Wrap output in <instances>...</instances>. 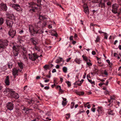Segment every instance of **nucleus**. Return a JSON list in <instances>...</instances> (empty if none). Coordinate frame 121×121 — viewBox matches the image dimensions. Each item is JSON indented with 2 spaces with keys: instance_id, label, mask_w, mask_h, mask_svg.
Instances as JSON below:
<instances>
[{
  "instance_id": "obj_25",
  "label": "nucleus",
  "mask_w": 121,
  "mask_h": 121,
  "mask_svg": "<svg viewBox=\"0 0 121 121\" xmlns=\"http://www.w3.org/2000/svg\"><path fill=\"white\" fill-rule=\"evenodd\" d=\"M112 11L113 13L115 14L117 13V8H112Z\"/></svg>"
},
{
  "instance_id": "obj_15",
  "label": "nucleus",
  "mask_w": 121,
  "mask_h": 121,
  "mask_svg": "<svg viewBox=\"0 0 121 121\" xmlns=\"http://www.w3.org/2000/svg\"><path fill=\"white\" fill-rule=\"evenodd\" d=\"M5 83L6 85H9L10 82L9 81V76H6L5 79Z\"/></svg>"
},
{
  "instance_id": "obj_41",
  "label": "nucleus",
  "mask_w": 121,
  "mask_h": 121,
  "mask_svg": "<svg viewBox=\"0 0 121 121\" xmlns=\"http://www.w3.org/2000/svg\"><path fill=\"white\" fill-rule=\"evenodd\" d=\"M3 23V19L2 18H0V25H2Z\"/></svg>"
},
{
  "instance_id": "obj_46",
  "label": "nucleus",
  "mask_w": 121,
  "mask_h": 121,
  "mask_svg": "<svg viewBox=\"0 0 121 121\" xmlns=\"http://www.w3.org/2000/svg\"><path fill=\"white\" fill-rule=\"evenodd\" d=\"M106 61L107 62V63H108V64H109V65H112V63H111L110 62V60H106Z\"/></svg>"
},
{
  "instance_id": "obj_37",
  "label": "nucleus",
  "mask_w": 121,
  "mask_h": 121,
  "mask_svg": "<svg viewBox=\"0 0 121 121\" xmlns=\"http://www.w3.org/2000/svg\"><path fill=\"white\" fill-rule=\"evenodd\" d=\"M84 94V92L83 91H82L80 92H78L77 94L79 95H83Z\"/></svg>"
},
{
  "instance_id": "obj_22",
  "label": "nucleus",
  "mask_w": 121,
  "mask_h": 121,
  "mask_svg": "<svg viewBox=\"0 0 121 121\" xmlns=\"http://www.w3.org/2000/svg\"><path fill=\"white\" fill-rule=\"evenodd\" d=\"M11 6L13 8H15L16 7H20L19 5L17 4H11Z\"/></svg>"
},
{
  "instance_id": "obj_52",
  "label": "nucleus",
  "mask_w": 121,
  "mask_h": 121,
  "mask_svg": "<svg viewBox=\"0 0 121 121\" xmlns=\"http://www.w3.org/2000/svg\"><path fill=\"white\" fill-rule=\"evenodd\" d=\"M66 104V101H63L62 102V104L64 106Z\"/></svg>"
},
{
  "instance_id": "obj_44",
  "label": "nucleus",
  "mask_w": 121,
  "mask_h": 121,
  "mask_svg": "<svg viewBox=\"0 0 121 121\" xmlns=\"http://www.w3.org/2000/svg\"><path fill=\"white\" fill-rule=\"evenodd\" d=\"M36 8H32V9H30V11L31 12H35V10Z\"/></svg>"
},
{
  "instance_id": "obj_3",
  "label": "nucleus",
  "mask_w": 121,
  "mask_h": 121,
  "mask_svg": "<svg viewBox=\"0 0 121 121\" xmlns=\"http://www.w3.org/2000/svg\"><path fill=\"white\" fill-rule=\"evenodd\" d=\"M28 56L29 59L33 61L35 60L36 59L38 58L39 57L36 53H35L29 54Z\"/></svg>"
},
{
  "instance_id": "obj_60",
  "label": "nucleus",
  "mask_w": 121,
  "mask_h": 121,
  "mask_svg": "<svg viewBox=\"0 0 121 121\" xmlns=\"http://www.w3.org/2000/svg\"><path fill=\"white\" fill-rule=\"evenodd\" d=\"M92 55H95L96 54L95 52L94 51H93L92 52Z\"/></svg>"
},
{
  "instance_id": "obj_61",
  "label": "nucleus",
  "mask_w": 121,
  "mask_h": 121,
  "mask_svg": "<svg viewBox=\"0 0 121 121\" xmlns=\"http://www.w3.org/2000/svg\"><path fill=\"white\" fill-rule=\"evenodd\" d=\"M73 37L72 36H70L69 37V39L70 40H73Z\"/></svg>"
},
{
  "instance_id": "obj_17",
  "label": "nucleus",
  "mask_w": 121,
  "mask_h": 121,
  "mask_svg": "<svg viewBox=\"0 0 121 121\" xmlns=\"http://www.w3.org/2000/svg\"><path fill=\"white\" fill-rule=\"evenodd\" d=\"M108 113L109 115H113L115 114V113L113 112V111L111 110L110 109H108Z\"/></svg>"
},
{
  "instance_id": "obj_33",
  "label": "nucleus",
  "mask_w": 121,
  "mask_h": 121,
  "mask_svg": "<svg viewBox=\"0 0 121 121\" xmlns=\"http://www.w3.org/2000/svg\"><path fill=\"white\" fill-rule=\"evenodd\" d=\"M19 52H16L15 51H13L14 56L15 57L17 56L18 55V54L19 53Z\"/></svg>"
},
{
  "instance_id": "obj_24",
  "label": "nucleus",
  "mask_w": 121,
  "mask_h": 121,
  "mask_svg": "<svg viewBox=\"0 0 121 121\" xmlns=\"http://www.w3.org/2000/svg\"><path fill=\"white\" fill-rule=\"evenodd\" d=\"M59 58L60 59V60H59L58 59L56 60L55 62L56 63L58 64L62 61V58L60 57H59Z\"/></svg>"
},
{
  "instance_id": "obj_29",
  "label": "nucleus",
  "mask_w": 121,
  "mask_h": 121,
  "mask_svg": "<svg viewBox=\"0 0 121 121\" xmlns=\"http://www.w3.org/2000/svg\"><path fill=\"white\" fill-rule=\"evenodd\" d=\"M57 88H59L60 92L61 94L62 93L63 91L61 89L60 86L58 85L57 86Z\"/></svg>"
},
{
  "instance_id": "obj_35",
  "label": "nucleus",
  "mask_w": 121,
  "mask_h": 121,
  "mask_svg": "<svg viewBox=\"0 0 121 121\" xmlns=\"http://www.w3.org/2000/svg\"><path fill=\"white\" fill-rule=\"evenodd\" d=\"M74 84L78 85L79 86H81V83H80L79 81H76L74 83Z\"/></svg>"
},
{
  "instance_id": "obj_28",
  "label": "nucleus",
  "mask_w": 121,
  "mask_h": 121,
  "mask_svg": "<svg viewBox=\"0 0 121 121\" xmlns=\"http://www.w3.org/2000/svg\"><path fill=\"white\" fill-rule=\"evenodd\" d=\"M62 70L65 73L67 72V67H64L63 68Z\"/></svg>"
},
{
  "instance_id": "obj_38",
  "label": "nucleus",
  "mask_w": 121,
  "mask_h": 121,
  "mask_svg": "<svg viewBox=\"0 0 121 121\" xmlns=\"http://www.w3.org/2000/svg\"><path fill=\"white\" fill-rule=\"evenodd\" d=\"M118 5L117 4H114L113 5L112 8H118Z\"/></svg>"
},
{
  "instance_id": "obj_2",
  "label": "nucleus",
  "mask_w": 121,
  "mask_h": 121,
  "mask_svg": "<svg viewBox=\"0 0 121 121\" xmlns=\"http://www.w3.org/2000/svg\"><path fill=\"white\" fill-rule=\"evenodd\" d=\"M8 41L6 40H0V49L3 50L8 45Z\"/></svg>"
},
{
  "instance_id": "obj_7",
  "label": "nucleus",
  "mask_w": 121,
  "mask_h": 121,
  "mask_svg": "<svg viewBox=\"0 0 121 121\" xmlns=\"http://www.w3.org/2000/svg\"><path fill=\"white\" fill-rule=\"evenodd\" d=\"M10 94L11 96L12 97L16 99L19 98V96L18 94L15 93L14 91H10Z\"/></svg>"
},
{
  "instance_id": "obj_54",
  "label": "nucleus",
  "mask_w": 121,
  "mask_h": 121,
  "mask_svg": "<svg viewBox=\"0 0 121 121\" xmlns=\"http://www.w3.org/2000/svg\"><path fill=\"white\" fill-rule=\"evenodd\" d=\"M86 64L89 66H91L92 65V64L90 62H87Z\"/></svg>"
},
{
  "instance_id": "obj_4",
  "label": "nucleus",
  "mask_w": 121,
  "mask_h": 121,
  "mask_svg": "<svg viewBox=\"0 0 121 121\" xmlns=\"http://www.w3.org/2000/svg\"><path fill=\"white\" fill-rule=\"evenodd\" d=\"M22 70L19 69L15 68H14L13 69L12 74L14 77V78H16V76H17L18 74V72H21Z\"/></svg>"
},
{
  "instance_id": "obj_32",
  "label": "nucleus",
  "mask_w": 121,
  "mask_h": 121,
  "mask_svg": "<svg viewBox=\"0 0 121 121\" xmlns=\"http://www.w3.org/2000/svg\"><path fill=\"white\" fill-rule=\"evenodd\" d=\"M65 82L67 84L69 87H70L71 86V83L70 82L68 81H67Z\"/></svg>"
},
{
  "instance_id": "obj_51",
  "label": "nucleus",
  "mask_w": 121,
  "mask_h": 121,
  "mask_svg": "<svg viewBox=\"0 0 121 121\" xmlns=\"http://www.w3.org/2000/svg\"><path fill=\"white\" fill-rule=\"evenodd\" d=\"M66 115L67 116L66 117V119H69V118L70 117V114H66Z\"/></svg>"
},
{
  "instance_id": "obj_8",
  "label": "nucleus",
  "mask_w": 121,
  "mask_h": 121,
  "mask_svg": "<svg viewBox=\"0 0 121 121\" xmlns=\"http://www.w3.org/2000/svg\"><path fill=\"white\" fill-rule=\"evenodd\" d=\"M7 17L10 19L15 20V17L13 13H7L6 14Z\"/></svg>"
},
{
  "instance_id": "obj_57",
  "label": "nucleus",
  "mask_w": 121,
  "mask_h": 121,
  "mask_svg": "<svg viewBox=\"0 0 121 121\" xmlns=\"http://www.w3.org/2000/svg\"><path fill=\"white\" fill-rule=\"evenodd\" d=\"M71 59V57H69L66 60V62H69V61Z\"/></svg>"
},
{
  "instance_id": "obj_5",
  "label": "nucleus",
  "mask_w": 121,
  "mask_h": 121,
  "mask_svg": "<svg viewBox=\"0 0 121 121\" xmlns=\"http://www.w3.org/2000/svg\"><path fill=\"white\" fill-rule=\"evenodd\" d=\"M16 31L15 30H13L12 29H11L9 30L8 34L12 38H13L16 34Z\"/></svg>"
},
{
  "instance_id": "obj_21",
  "label": "nucleus",
  "mask_w": 121,
  "mask_h": 121,
  "mask_svg": "<svg viewBox=\"0 0 121 121\" xmlns=\"http://www.w3.org/2000/svg\"><path fill=\"white\" fill-rule=\"evenodd\" d=\"M0 8H7L6 4L3 3L0 4Z\"/></svg>"
},
{
  "instance_id": "obj_50",
  "label": "nucleus",
  "mask_w": 121,
  "mask_h": 121,
  "mask_svg": "<svg viewBox=\"0 0 121 121\" xmlns=\"http://www.w3.org/2000/svg\"><path fill=\"white\" fill-rule=\"evenodd\" d=\"M52 35L53 36H55L56 37H57L58 36V35L56 33L55 34H52Z\"/></svg>"
},
{
  "instance_id": "obj_6",
  "label": "nucleus",
  "mask_w": 121,
  "mask_h": 121,
  "mask_svg": "<svg viewBox=\"0 0 121 121\" xmlns=\"http://www.w3.org/2000/svg\"><path fill=\"white\" fill-rule=\"evenodd\" d=\"M6 107L8 109L11 111L13 108V104L11 102H8L6 104Z\"/></svg>"
},
{
  "instance_id": "obj_1",
  "label": "nucleus",
  "mask_w": 121,
  "mask_h": 121,
  "mask_svg": "<svg viewBox=\"0 0 121 121\" xmlns=\"http://www.w3.org/2000/svg\"><path fill=\"white\" fill-rule=\"evenodd\" d=\"M40 24V22H38L35 27L31 25L29 26V30L31 36H34L35 34H41L43 33V30L41 29V27L39 26V25Z\"/></svg>"
},
{
  "instance_id": "obj_12",
  "label": "nucleus",
  "mask_w": 121,
  "mask_h": 121,
  "mask_svg": "<svg viewBox=\"0 0 121 121\" xmlns=\"http://www.w3.org/2000/svg\"><path fill=\"white\" fill-rule=\"evenodd\" d=\"M29 4L30 5L29 7H31V8H37L36 7V6L37 7H39V4H35L33 2L30 3Z\"/></svg>"
},
{
  "instance_id": "obj_19",
  "label": "nucleus",
  "mask_w": 121,
  "mask_h": 121,
  "mask_svg": "<svg viewBox=\"0 0 121 121\" xmlns=\"http://www.w3.org/2000/svg\"><path fill=\"white\" fill-rule=\"evenodd\" d=\"M18 65L19 67H20V69H21V70H22L23 68V64L22 62H18Z\"/></svg>"
},
{
  "instance_id": "obj_63",
  "label": "nucleus",
  "mask_w": 121,
  "mask_h": 121,
  "mask_svg": "<svg viewBox=\"0 0 121 121\" xmlns=\"http://www.w3.org/2000/svg\"><path fill=\"white\" fill-rule=\"evenodd\" d=\"M86 77L88 80V79H89V78H91L90 75L89 74H88L87 76Z\"/></svg>"
},
{
  "instance_id": "obj_64",
  "label": "nucleus",
  "mask_w": 121,
  "mask_h": 121,
  "mask_svg": "<svg viewBox=\"0 0 121 121\" xmlns=\"http://www.w3.org/2000/svg\"><path fill=\"white\" fill-rule=\"evenodd\" d=\"M38 119H34L33 120H32L31 121H38Z\"/></svg>"
},
{
  "instance_id": "obj_31",
  "label": "nucleus",
  "mask_w": 121,
  "mask_h": 121,
  "mask_svg": "<svg viewBox=\"0 0 121 121\" xmlns=\"http://www.w3.org/2000/svg\"><path fill=\"white\" fill-rule=\"evenodd\" d=\"M30 110V109H29L28 108H24L23 109V110L24 111L25 113H27V112H28V111Z\"/></svg>"
},
{
  "instance_id": "obj_36",
  "label": "nucleus",
  "mask_w": 121,
  "mask_h": 121,
  "mask_svg": "<svg viewBox=\"0 0 121 121\" xmlns=\"http://www.w3.org/2000/svg\"><path fill=\"white\" fill-rule=\"evenodd\" d=\"M74 104V103L73 102H71L70 105V108L71 109H72L73 108Z\"/></svg>"
},
{
  "instance_id": "obj_59",
  "label": "nucleus",
  "mask_w": 121,
  "mask_h": 121,
  "mask_svg": "<svg viewBox=\"0 0 121 121\" xmlns=\"http://www.w3.org/2000/svg\"><path fill=\"white\" fill-rule=\"evenodd\" d=\"M23 32V30H19V33L21 34H22V33Z\"/></svg>"
},
{
  "instance_id": "obj_43",
  "label": "nucleus",
  "mask_w": 121,
  "mask_h": 121,
  "mask_svg": "<svg viewBox=\"0 0 121 121\" xmlns=\"http://www.w3.org/2000/svg\"><path fill=\"white\" fill-rule=\"evenodd\" d=\"M85 112V111L84 110H83L82 109L81 110H80L78 112V114H80L81 113H82L84 112Z\"/></svg>"
},
{
  "instance_id": "obj_11",
  "label": "nucleus",
  "mask_w": 121,
  "mask_h": 121,
  "mask_svg": "<svg viewBox=\"0 0 121 121\" xmlns=\"http://www.w3.org/2000/svg\"><path fill=\"white\" fill-rule=\"evenodd\" d=\"M20 47V46L19 45H13L12 47L13 51L19 52Z\"/></svg>"
},
{
  "instance_id": "obj_56",
  "label": "nucleus",
  "mask_w": 121,
  "mask_h": 121,
  "mask_svg": "<svg viewBox=\"0 0 121 121\" xmlns=\"http://www.w3.org/2000/svg\"><path fill=\"white\" fill-rule=\"evenodd\" d=\"M110 98L111 99L113 100L115 99V97L114 96H111Z\"/></svg>"
},
{
  "instance_id": "obj_10",
  "label": "nucleus",
  "mask_w": 121,
  "mask_h": 121,
  "mask_svg": "<svg viewBox=\"0 0 121 121\" xmlns=\"http://www.w3.org/2000/svg\"><path fill=\"white\" fill-rule=\"evenodd\" d=\"M6 24L8 27H12L13 24V22L8 20H6Z\"/></svg>"
},
{
  "instance_id": "obj_14",
  "label": "nucleus",
  "mask_w": 121,
  "mask_h": 121,
  "mask_svg": "<svg viewBox=\"0 0 121 121\" xmlns=\"http://www.w3.org/2000/svg\"><path fill=\"white\" fill-rule=\"evenodd\" d=\"M82 60L80 59L77 58H76L74 60V61L77 64L80 65L81 63Z\"/></svg>"
},
{
  "instance_id": "obj_45",
  "label": "nucleus",
  "mask_w": 121,
  "mask_h": 121,
  "mask_svg": "<svg viewBox=\"0 0 121 121\" xmlns=\"http://www.w3.org/2000/svg\"><path fill=\"white\" fill-rule=\"evenodd\" d=\"M83 4V8H88V6L87 5L86 3Z\"/></svg>"
},
{
  "instance_id": "obj_53",
  "label": "nucleus",
  "mask_w": 121,
  "mask_h": 121,
  "mask_svg": "<svg viewBox=\"0 0 121 121\" xmlns=\"http://www.w3.org/2000/svg\"><path fill=\"white\" fill-rule=\"evenodd\" d=\"M105 83H100L99 84V85L100 86H102V85H105Z\"/></svg>"
},
{
  "instance_id": "obj_27",
  "label": "nucleus",
  "mask_w": 121,
  "mask_h": 121,
  "mask_svg": "<svg viewBox=\"0 0 121 121\" xmlns=\"http://www.w3.org/2000/svg\"><path fill=\"white\" fill-rule=\"evenodd\" d=\"M39 19L41 20H44L45 19V17L44 16L40 15Z\"/></svg>"
},
{
  "instance_id": "obj_20",
  "label": "nucleus",
  "mask_w": 121,
  "mask_h": 121,
  "mask_svg": "<svg viewBox=\"0 0 121 121\" xmlns=\"http://www.w3.org/2000/svg\"><path fill=\"white\" fill-rule=\"evenodd\" d=\"M34 48L36 50L39 52H40V47L39 46H37L36 45H34Z\"/></svg>"
},
{
  "instance_id": "obj_18",
  "label": "nucleus",
  "mask_w": 121,
  "mask_h": 121,
  "mask_svg": "<svg viewBox=\"0 0 121 121\" xmlns=\"http://www.w3.org/2000/svg\"><path fill=\"white\" fill-rule=\"evenodd\" d=\"M98 5V7H101V8H104L105 6L104 2H100V3Z\"/></svg>"
},
{
  "instance_id": "obj_40",
  "label": "nucleus",
  "mask_w": 121,
  "mask_h": 121,
  "mask_svg": "<svg viewBox=\"0 0 121 121\" xmlns=\"http://www.w3.org/2000/svg\"><path fill=\"white\" fill-rule=\"evenodd\" d=\"M13 65L11 63H9L8 65V67L9 68H11L12 67Z\"/></svg>"
},
{
  "instance_id": "obj_42",
  "label": "nucleus",
  "mask_w": 121,
  "mask_h": 121,
  "mask_svg": "<svg viewBox=\"0 0 121 121\" xmlns=\"http://www.w3.org/2000/svg\"><path fill=\"white\" fill-rule=\"evenodd\" d=\"M15 10L19 12H21L22 11V9H20L19 8H14Z\"/></svg>"
},
{
  "instance_id": "obj_47",
  "label": "nucleus",
  "mask_w": 121,
  "mask_h": 121,
  "mask_svg": "<svg viewBox=\"0 0 121 121\" xmlns=\"http://www.w3.org/2000/svg\"><path fill=\"white\" fill-rule=\"evenodd\" d=\"M44 68L45 69H47L49 68L48 65H46L44 66Z\"/></svg>"
},
{
  "instance_id": "obj_26",
  "label": "nucleus",
  "mask_w": 121,
  "mask_h": 121,
  "mask_svg": "<svg viewBox=\"0 0 121 121\" xmlns=\"http://www.w3.org/2000/svg\"><path fill=\"white\" fill-rule=\"evenodd\" d=\"M82 57L83 58V60L85 61L86 62H87L88 61V59L87 57L84 55H83L82 56Z\"/></svg>"
},
{
  "instance_id": "obj_62",
  "label": "nucleus",
  "mask_w": 121,
  "mask_h": 121,
  "mask_svg": "<svg viewBox=\"0 0 121 121\" xmlns=\"http://www.w3.org/2000/svg\"><path fill=\"white\" fill-rule=\"evenodd\" d=\"M109 83V81L108 80H107L106 81V83H105V85L107 86Z\"/></svg>"
},
{
  "instance_id": "obj_13",
  "label": "nucleus",
  "mask_w": 121,
  "mask_h": 121,
  "mask_svg": "<svg viewBox=\"0 0 121 121\" xmlns=\"http://www.w3.org/2000/svg\"><path fill=\"white\" fill-rule=\"evenodd\" d=\"M97 111L99 114H102L104 110L103 108L102 107H98L97 108Z\"/></svg>"
},
{
  "instance_id": "obj_9",
  "label": "nucleus",
  "mask_w": 121,
  "mask_h": 121,
  "mask_svg": "<svg viewBox=\"0 0 121 121\" xmlns=\"http://www.w3.org/2000/svg\"><path fill=\"white\" fill-rule=\"evenodd\" d=\"M30 41L34 45H36L38 43L37 39L34 38H31L30 39Z\"/></svg>"
},
{
  "instance_id": "obj_30",
  "label": "nucleus",
  "mask_w": 121,
  "mask_h": 121,
  "mask_svg": "<svg viewBox=\"0 0 121 121\" xmlns=\"http://www.w3.org/2000/svg\"><path fill=\"white\" fill-rule=\"evenodd\" d=\"M88 81L89 82L91 83L92 84L95 85V82L94 81H92L91 80L88 79Z\"/></svg>"
},
{
  "instance_id": "obj_34",
  "label": "nucleus",
  "mask_w": 121,
  "mask_h": 121,
  "mask_svg": "<svg viewBox=\"0 0 121 121\" xmlns=\"http://www.w3.org/2000/svg\"><path fill=\"white\" fill-rule=\"evenodd\" d=\"M100 40V38L98 36L96 38V40L95 41V42L96 43L99 42Z\"/></svg>"
},
{
  "instance_id": "obj_16",
  "label": "nucleus",
  "mask_w": 121,
  "mask_h": 121,
  "mask_svg": "<svg viewBox=\"0 0 121 121\" xmlns=\"http://www.w3.org/2000/svg\"><path fill=\"white\" fill-rule=\"evenodd\" d=\"M26 101L29 104H33L34 102V100L31 99H26Z\"/></svg>"
},
{
  "instance_id": "obj_55",
  "label": "nucleus",
  "mask_w": 121,
  "mask_h": 121,
  "mask_svg": "<svg viewBox=\"0 0 121 121\" xmlns=\"http://www.w3.org/2000/svg\"><path fill=\"white\" fill-rule=\"evenodd\" d=\"M104 73L105 75H108V73L106 70L104 71Z\"/></svg>"
},
{
  "instance_id": "obj_23",
  "label": "nucleus",
  "mask_w": 121,
  "mask_h": 121,
  "mask_svg": "<svg viewBox=\"0 0 121 121\" xmlns=\"http://www.w3.org/2000/svg\"><path fill=\"white\" fill-rule=\"evenodd\" d=\"M83 11L84 12L87 14H89V10L88 8H84Z\"/></svg>"
},
{
  "instance_id": "obj_39",
  "label": "nucleus",
  "mask_w": 121,
  "mask_h": 121,
  "mask_svg": "<svg viewBox=\"0 0 121 121\" xmlns=\"http://www.w3.org/2000/svg\"><path fill=\"white\" fill-rule=\"evenodd\" d=\"M46 25V22H44L43 23L42 26H41V27H45Z\"/></svg>"
},
{
  "instance_id": "obj_49",
  "label": "nucleus",
  "mask_w": 121,
  "mask_h": 121,
  "mask_svg": "<svg viewBox=\"0 0 121 121\" xmlns=\"http://www.w3.org/2000/svg\"><path fill=\"white\" fill-rule=\"evenodd\" d=\"M105 34L104 35V38L106 39H108V36L106 33H105Z\"/></svg>"
},
{
  "instance_id": "obj_48",
  "label": "nucleus",
  "mask_w": 121,
  "mask_h": 121,
  "mask_svg": "<svg viewBox=\"0 0 121 121\" xmlns=\"http://www.w3.org/2000/svg\"><path fill=\"white\" fill-rule=\"evenodd\" d=\"M95 108H92L91 109V111L93 112H95Z\"/></svg>"
},
{
  "instance_id": "obj_58",
  "label": "nucleus",
  "mask_w": 121,
  "mask_h": 121,
  "mask_svg": "<svg viewBox=\"0 0 121 121\" xmlns=\"http://www.w3.org/2000/svg\"><path fill=\"white\" fill-rule=\"evenodd\" d=\"M98 0H93L92 2L94 3H96L98 2Z\"/></svg>"
}]
</instances>
